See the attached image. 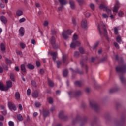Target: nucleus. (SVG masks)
I'll list each match as a JSON object with an SVG mask.
<instances>
[{"mask_svg": "<svg viewBox=\"0 0 126 126\" xmlns=\"http://www.w3.org/2000/svg\"><path fill=\"white\" fill-rule=\"evenodd\" d=\"M119 65H121V67L117 66L116 67V70L117 72L120 73L119 76L120 80L123 83L125 81V79H124V74L125 72H126V65L124 64L123 58L120 59V61H119Z\"/></svg>", "mask_w": 126, "mask_h": 126, "instance_id": "nucleus-1", "label": "nucleus"}, {"mask_svg": "<svg viewBox=\"0 0 126 126\" xmlns=\"http://www.w3.org/2000/svg\"><path fill=\"white\" fill-rule=\"evenodd\" d=\"M98 28L99 29V33L100 35H104L106 37L108 36V32L106 26L104 24L103 22H100V24H98Z\"/></svg>", "mask_w": 126, "mask_h": 126, "instance_id": "nucleus-2", "label": "nucleus"}, {"mask_svg": "<svg viewBox=\"0 0 126 126\" xmlns=\"http://www.w3.org/2000/svg\"><path fill=\"white\" fill-rule=\"evenodd\" d=\"M77 39H78V36L75 33L73 36L72 42L70 44V48L74 49L76 47L80 46V42L77 41Z\"/></svg>", "mask_w": 126, "mask_h": 126, "instance_id": "nucleus-3", "label": "nucleus"}, {"mask_svg": "<svg viewBox=\"0 0 126 126\" xmlns=\"http://www.w3.org/2000/svg\"><path fill=\"white\" fill-rule=\"evenodd\" d=\"M10 87H12V82L11 81L9 80L7 81V86H3V84L2 82H0V90L1 91H7L8 89H9Z\"/></svg>", "mask_w": 126, "mask_h": 126, "instance_id": "nucleus-4", "label": "nucleus"}, {"mask_svg": "<svg viewBox=\"0 0 126 126\" xmlns=\"http://www.w3.org/2000/svg\"><path fill=\"white\" fill-rule=\"evenodd\" d=\"M90 105L92 108V109H94L95 112H98L99 111V109H100V107H99V105L96 103V102L94 101L90 102Z\"/></svg>", "mask_w": 126, "mask_h": 126, "instance_id": "nucleus-5", "label": "nucleus"}, {"mask_svg": "<svg viewBox=\"0 0 126 126\" xmlns=\"http://www.w3.org/2000/svg\"><path fill=\"white\" fill-rule=\"evenodd\" d=\"M72 31L71 30H68L66 31H64L62 32V36L65 40H66L68 38L67 35H71L72 34Z\"/></svg>", "mask_w": 126, "mask_h": 126, "instance_id": "nucleus-6", "label": "nucleus"}, {"mask_svg": "<svg viewBox=\"0 0 126 126\" xmlns=\"http://www.w3.org/2000/svg\"><path fill=\"white\" fill-rule=\"evenodd\" d=\"M68 94L69 95V96L70 97H74L75 96H79V95H81L82 93L80 91H78L76 92L74 91H71L68 93Z\"/></svg>", "mask_w": 126, "mask_h": 126, "instance_id": "nucleus-7", "label": "nucleus"}, {"mask_svg": "<svg viewBox=\"0 0 126 126\" xmlns=\"http://www.w3.org/2000/svg\"><path fill=\"white\" fill-rule=\"evenodd\" d=\"M50 43L54 49H58V48H59V45L58 44L56 43V38H55V37L52 36L51 37Z\"/></svg>", "mask_w": 126, "mask_h": 126, "instance_id": "nucleus-8", "label": "nucleus"}, {"mask_svg": "<svg viewBox=\"0 0 126 126\" xmlns=\"http://www.w3.org/2000/svg\"><path fill=\"white\" fill-rule=\"evenodd\" d=\"M81 26L83 29H87V28H88V23L87 22V20L83 19L81 21Z\"/></svg>", "mask_w": 126, "mask_h": 126, "instance_id": "nucleus-9", "label": "nucleus"}, {"mask_svg": "<svg viewBox=\"0 0 126 126\" xmlns=\"http://www.w3.org/2000/svg\"><path fill=\"white\" fill-rule=\"evenodd\" d=\"M8 107L11 111H16V106L11 102L8 103Z\"/></svg>", "mask_w": 126, "mask_h": 126, "instance_id": "nucleus-10", "label": "nucleus"}, {"mask_svg": "<svg viewBox=\"0 0 126 126\" xmlns=\"http://www.w3.org/2000/svg\"><path fill=\"white\" fill-rule=\"evenodd\" d=\"M120 3L118 1L116 2V5L114 6L113 12H115V13H118V10H119V8H120Z\"/></svg>", "mask_w": 126, "mask_h": 126, "instance_id": "nucleus-11", "label": "nucleus"}, {"mask_svg": "<svg viewBox=\"0 0 126 126\" xmlns=\"http://www.w3.org/2000/svg\"><path fill=\"white\" fill-rule=\"evenodd\" d=\"M19 32L21 36V37H23L24 36V34L25 33V31L24 30V27H21L19 30Z\"/></svg>", "mask_w": 126, "mask_h": 126, "instance_id": "nucleus-12", "label": "nucleus"}, {"mask_svg": "<svg viewBox=\"0 0 126 126\" xmlns=\"http://www.w3.org/2000/svg\"><path fill=\"white\" fill-rule=\"evenodd\" d=\"M61 6H64L67 4V1L66 0H58Z\"/></svg>", "mask_w": 126, "mask_h": 126, "instance_id": "nucleus-13", "label": "nucleus"}, {"mask_svg": "<svg viewBox=\"0 0 126 126\" xmlns=\"http://www.w3.org/2000/svg\"><path fill=\"white\" fill-rule=\"evenodd\" d=\"M0 19L1 20V21L4 23V24H6V22H7V19H6V18H5V17L3 16H1L0 17Z\"/></svg>", "mask_w": 126, "mask_h": 126, "instance_id": "nucleus-14", "label": "nucleus"}, {"mask_svg": "<svg viewBox=\"0 0 126 126\" xmlns=\"http://www.w3.org/2000/svg\"><path fill=\"white\" fill-rule=\"evenodd\" d=\"M69 4L70 8L71 9H74L75 8V5L74 4V2L72 0L69 1Z\"/></svg>", "mask_w": 126, "mask_h": 126, "instance_id": "nucleus-15", "label": "nucleus"}, {"mask_svg": "<svg viewBox=\"0 0 126 126\" xmlns=\"http://www.w3.org/2000/svg\"><path fill=\"white\" fill-rule=\"evenodd\" d=\"M57 52H51L50 54L53 57V61H56V59L57 58Z\"/></svg>", "mask_w": 126, "mask_h": 126, "instance_id": "nucleus-16", "label": "nucleus"}, {"mask_svg": "<svg viewBox=\"0 0 126 126\" xmlns=\"http://www.w3.org/2000/svg\"><path fill=\"white\" fill-rule=\"evenodd\" d=\"M116 40L117 41V42L118 43H119V44H122L124 43L123 42V41L122 40V37H121V36L118 35L117 37H116Z\"/></svg>", "mask_w": 126, "mask_h": 126, "instance_id": "nucleus-17", "label": "nucleus"}, {"mask_svg": "<svg viewBox=\"0 0 126 126\" xmlns=\"http://www.w3.org/2000/svg\"><path fill=\"white\" fill-rule=\"evenodd\" d=\"M32 96L33 98H37V97L39 96V93H38V91H35L32 93Z\"/></svg>", "mask_w": 126, "mask_h": 126, "instance_id": "nucleus-18", "label": "nucleus"}, {"mask_svg": "<svg viewBox=\"0 0 126 126\" xmlns=\"http://www.w3.org/2000/svg\"><path fill=\"white\" fill-rule=\"evenodd\" d=\"M74 84L75 86H81L83 84V83H82V81H76L74 82Z\"/></svg>", "mask_w": 126, "mask_h": 126, "instance_id": "nucleus-19", "label": "nucleus"}, {"mask_svg": "<svg viewBox=\"0 0 126 126\" xmlns=\"http://www.w3.org/2000/svg\"><path fill=\"white\" fill-rule=\"evenodd\" d=\"M59 118L60 119H64V116H63V111H60L59 114Z\"/></svg>", "mask_w": 126, "mask_h": 126, "instance_id": "nucleus-20", "label": "nucleus"}, {"mask_svg": "<svg viewBox=\"0 0 126 126\" xmlns=\"http://www.w3.org/2000/svg\"><path fill=\"white\" fill-rule=\"evenodd\" d=\"M48 84L50 87H53L54 84L53 81L51 80L50 79H48Z\"/></svg>", "mask_w": 126, "mask_h": 126, "instance_id": "nucleus-21", "label": "nucleus"}, {"mask_svg": "<svg viewBox=\"0 0 126 126\" xmlns=\"http://www.w3.org/2000/svg\"><path fill=\"white\" fill-rule=\"evenodd\" d=\"M27 67L29 68V69H31V70H33L34 68H35V66L34 65L31 64H28L27 65Z\"/></svg>", "mask_w": 126, "mask_h": 126, "instance_id": "nucleus-22", "label": "nucleus"}, {"mask_svg": "<svg viewBox=\"0 0 126 126\" xmlns=\"http://www.w3.org/2000/svg\"><path fill=\"white\" fill-rule=\"evenodd\" d=\"M119 28H120V27H114V34L115 35H118V33H119Z\"/></svg>", "mask_w": 126, "mask_h": 126, "instance_id": "nucleus-23", "label": "nucleus"}, {"mask_svg": "<svg viewBox=\"0 0 126 126\" xmlns=\"http://www.w3.org/2000/svg\"><path fill=\"white\" fill-rule=\"evenodd\" d=\"M23 14V12L20 10L17 11L16 15L17 16H21Z\"/></svg>", "mask_w": 126, "mask_h": 126, "instance_id": "nucleus-24", "label": "nucleus"}, {"mask_svg": "<svg viewBox=\"0 0 126 126\" xmlns=\"http://www.w3.org/2000/svg\"><path fill=\"white\" fill-rule=\"evenodd\" d=\"M15 96L17 100H19L20 99V94L19 92H16Z\"/></svg>", "mask_w": 126, "mask_h": 126, "instance_id": "nucleus-25", "label": "nucleus"}, {"mask_svg": "<svg viewBox=\"0 0 126 126\" xmlns=\"http://www.w3.org/2000/svg\"><path fill=\"white\" fill-rule=\"evenodd\" d=\"M21 70H22L23 72H26V69L25 68V65L24 64L21 65Z\"/></svg>", "mask_w": 126, "mask_h": 126, "instance_id": "nucleus-26", "label": "nucleus"}, {"mask_svg": "<svg viewBox=\"0 0 126 126\" xmlns=\"http://www.w3.org/2000/svg\"><path fill=\"white\" fill-rule=\"evenodd\" d=\"M0 47L1 51H5V45L3 43H1Z\"/></svg>", "mask_w": 126, "mask_h": 126, "instance_id": "nucleus-27", "label": "nucleus"}, {"mask_svg": "<svg viewBox=\"0 0 126 126\" xmlns=\"http://www.w3.org/2000/svg\"><path fill=\"white\" fill-rule=\"evenodd\" d=\"M10 78L12 81H15V79L14 78V74L13 73H10Z\"/></svg>", "mask_w": 126, "mask_h": 126, "instance_id": "nucleus-28", "label": "nucleus"}, {"mask_svg": "<svg viewBox=\"0 0 126 126\" xmlns=\"http://www.w3.org/2000/svg\"><path fill=\"white\" fill-rule=\"evenodd\" d=\"M17 119L18 121H23V117H22V115L21 114H18L17 115Z\"/></svg>", "mask_w": 126, "mask_h": 126, "instance_id": "nucleus-29", "label": "nucleus"}, {"mask_svg": "<svg viewBox=\"0 0 126 126\" xmlns=\"http://www.w3.org/2000/svg\"><path fill=\"white\" fill-rule=\"evenodd\" d=\"M99 43H100V42L97 41V42L94 44V46H93V49L94 50V49H96V48L98 47V46Z\"/></svg>", "mask_w": 126, "mask_h": 126, "instance_id": "nucleus-30", "label": "nucleus"}, {"mask_svg": "<svg viewBox=\"0 0 126 126\" xmlns=\"http://www.w3.org/2000/svg\"><path fill=\"white\" fill-rule=\"evenodd\" d=\"M49 114H50L49 111H44L43 112V117H47L49 116Z\"/></svg>", "mask_w": 126, "mask_h": 126, "instance_id": "nucleus-31", "label": "nucleus"}, {"mask_svg": "<svg viewBox=\"0 0 126 126\" xmlns=\"http://www.w3.org/2000/svg\"><path fill=\"white\" fill-rule=\"evenodd\" d=\"M68 73V72L67 71V70H65L63 71V75L65 77H66L67 76V74Z\"/></svg>", "mask_w": 126, "mask_h": 126, "instance_id": "nucleus-32", "label": "nucleus"}, {"mask_svg": "<svg viewBox=\"0 0 126 126\" xmlns=\"http://www.w3.org/2000/svg\"><path fill=\"white\" fill-rule=\"evenodd\" d=\"M35 106L36 108H39L41 106V103L38 101L35 102Z\"/></svg>", "mask_w": 126, "mask_h": 126, "instance_id": "nucleus-33", "label": "nucleus"}, {"mask_svg": "<svg viewBox=\"0 0 126 126\" xmlns=\"http://www.w3.org/2000/svg\"><path fill=\"white\" fill-rule=\"evenodd\" d=\"M66 55H63V63H65L66 61Z\"/></svg>", "mask_w": 126, "mask_h": 126, "instance_id": "nucleus-34", "label": "nucleus"}, {"mask_svg": "<svg viewBox=\"0 0 126 126\" xmlns=\"http://www.w3.org/2000/svg\"><path fill=\"white\" fill-rule=\"evenodd\" d=\"M79 51L81 54H84L85 53L84 49H83L82 47H80L79 48Z\"/></svg>", "mask_w": 126, "mask_h": 126, "instance_id": "nucleus-35", "label": "nucleus"}, {"mask_svg": "<svg viewBox=\"0 0 126 126\" xmlns=\"http://www.w3.org/2000/svg\"><path fill=\"white\" fill-rule=\"evenodd\" d=\"M118 15L119 16V17H123V16L124 15V12L123 11H120L119 12Z\"/></svg>", "mask_w": 126, "mask_h": 126, "instance_id": "nucleus-36", "label": "nucleus"}, {"mask_svg": "<svg viewBox=\"0 0 126 126\" xmlns=\"http://www.w3.org/2000/svg\"><path fill=\"white\" fill-rule=\"evenodd\" d=\"M74 56L75 57V58H78V57H79V52L75 51Z\"/></svg>", "mask_w": 126, "mask_h": 126, "instance_id": "nucleus-37", "label": "nucleus"}, {"mask_svg": "<svg viewBox=\"0 0 126 126\" xmlns=\"http://www.w3.org/2000/svg\"><path fill=\"white\" fill-rule=\"evenodd\" d=\"M106 8H107V6H104V5H103L102 4L101 5H100V6H99L100 9H104H104H106Z\"/></svg>", "mask_w": 126, "mask_h": 126, "instance_id": "nucleus-38", "label": "nucleus"}, {"mask_svg": "<svg viewBox=\"0 0 126 126\" xmlns=\"http://www.w3.org/2000/svg\"><path fill=\"white\" fill-rule=\"evenodd\" d=\"M43 25L45 27H47L49 25V22L48 21H45L43 23Z\"/></svg>", "mask_w": 126, "mask_h": 126, "instance_id": "nucleus-39", "label": "nucleus"}, {"mask_svg": "<svg viewBox=\"0 0 126 126\" xmlns=\"http://www.w3.org/2000/svg\"><path fill=\"white\" fill-rule=\"evenodd\" d=\"M107 13H108V14H112V11L110 10L109 9H108V7H106V8L105 9Z\"/></svg>", "mask_w": 126, "mask_h": 126, "instance_id": "nucleus-40", "label": "nucleus"}, {"mask_svg": "<svg viewBox=\"0 0 126 126\" xmlns=\"http://www.w3.org/2000/svg\"><path fill=\"white\" fill-rule=\"evenodd\" d=\"M20 45L22 49H24L25 47H26V45H25V44L23 43V42H21Z\"/></svg>", "mask_w": 126, "mask_h": 126, "instance_id": "nucleus-41", "label": "nucleus"}, {"mask_svg": "<svg viewBox=\"0 0 126 126\" xmlns=\"http://www.w3.org/2000/svg\"><path fill=\"white\" fill-rule=\"evenodd\" d=\"M8 125L9 126H14V122H13V121H10L8 122Z\"/></svg>", "mask_w": 126, "mask_h": 126, "instance_id": "nucleus-42", "label": "nucleus"}, {"mask_svg": "<svg viewBox=\"0 0 126 126\" xmlns=\"http://www.w3.org/2000/svg\"><path fill=\"white\" fill-rule=\"evenodd\" d=\"M56 63L57 64V67H58V68H59L60 67V65H61V64H62V63H61L60 61H57L56 62Z\"/></svg>", "mask_w": 126, "mask_h": 126, "instance_id": "nucleus-43", "label": "nucleus"}, {"mask_svg": "<svg viewBox=\"0 0 126 126\" xmlns=\"http://www.w3.org/2000/svg\"><path fill=\"white\" fill-rule=\"evenodd\" d=\"M26 20V19H25V18H22L19 20V23H22V22H24V21H25Z\"/></svg>", "mask_w": 126, "mask_h": 126, "instance_id": "nucleus-44", "label": "nucleus"}, {"mask_svg": "<svg viewBox=\"0 0 126 126\" xmlns=\"http://www.w3.org/2000/svg\"><path fill=\"white\" fill-rule=\"evenodd\" d=\"M27 92L28 96H30L31 94V90H30V89H28L27 91Z\"/></svg>", "mask_w": 126, "mask_h": 126, "instance_id": "nucleus-45", "label": "nucleus"}, {"mask_svg": "<svg viewBox=\"0 0 126 126\" xmlns=\"http://www.w3.org/2000/svg\"><path fill=\"white\" fill-rule=\"evenodd\" d=\"M115 91H117V89L116 88H113L110 89L109 92L110 93H114V92H115Z\"/></svg>", "mask_w": 126, "mask_h": 126, "instance_id": "nucleus-46", "label": "nucleus"}, {"mask_svg": "<svg viewBox=\"0 0 126 126\" xmlns=\"http://www.w3.org/2000/svg\"><path fill=\"white\" fill-rule=\"evenodd\" d=\"M90 6L91 9H92V10H94L95 9V5H94V4H91L90 5Z\"/></svg>", "mask_w": 126, "mask_h": 126, "instance_id": "nucleus-47", "label": "nucleus"}, {"mask_svg": "<svg viewBox=\"0 0 126 126\" xmlns=\"http://www.w3.org/2000/svg\"><path fill=\"white\" fill-rule=\"evenodd\" d=\"M114 45L116 48L120 49V46H119V44L117 42H114Z\"/></svg>", "mask_w": 126, "mask_h": 126, "instance_id": "nucleus-48", "label": "nucleus"}, {"mask_svg": "<svg viewBox=\"0 0 126 126\" xmlns=\"http://www.w3.org/2000/svg\"><path fill=\"white\" fill-rule=\"evenodd\" d=\"M48 102L49 104H53V98H52L51 97H49L48 99Z\"/></svg>", "mask_w": 126, "mask_h": 126, "instance_id": "nucleus-49", "label": "nucleus"}, {"mask_svg": "<svg viewBox=\"0 0 126 126\" xmlns=\"http://www.w3.org/2000/svg\"><path fill=\"white\" fill-rule=\"evenodd\" d=\"M6 62L8 63V64H11L12 63L11 62V61L8 59H6Z\"/></svg>", "mask_w": 126, "mask_h": 126, "instance_id": "nucleus-50", "label": "nucleus"}, {"mask_svg": "<svg viewBox=\"0 0 126 126\" xmlns=\"http://www.w3.org/2000/svg\"><path fill=\"white\" fill-rule=\"evenodd\" d=\"M72 21L73 24H74V25H76L77 23H76V20L75 19L72 18Z\"/></svg>", "mask_w": 126, "mask_h": 126, "instance_id": "nucleus-51", "label": "nucleus"}, {"mask_svg": "<svg viewBox=\"0 0 126 126\" xmlns=\"http://www.w3.org/2000/svg\"><path fill=\"white\" fill-rule=\"evenodd\" d=\"M35 6L36 7H37V8H39L41 7V4L40 3H35Z\"/></svg>", "mask_w": 126, "mask_h": 126, "instance_id": "nucleus-52", "label": "nucleus"}, {"mask_svg": "<svg viewBox=\"0 0 126 126\" xmlns=\"http://www.w3.org/2000/svg\"><path fill=\"white\" fill-rule=\"evenodd\" d=\"M63 6H61V7H58V11H63Z\"/></svg>", "mask_w": 126, "mask_h": 126, "instance_id": "nucleus-53", "label": "nucleus"}, {"mask_svg": "<svg viewBox=\"0 0 126 126\" xmlns=\"http://www.w3.org/2000/svg\"><path fill=\"white\" fill-rule=\"evenodd\" d=\"M31 43L32 44V45H36V41L35 40V39H32Z\"/></svg>", "mask_w": 126, "mask_h": 126, "instance_id": "nucleus-54", "label": "nucleus"}, {"mask_svg": "<svg viewBox=\"0 0 126 126\" xmlns=\"http://www.w3.org/2000/svg\"><path fill=\"white\" fill-rule=\"evenodd\" d=\"M85 16H86V17H90V13L87 12L85 13Z\"/></svg>", "mask_w": 126, "mask_h": 126, "instance_id": "nucleus-55", "label": "nucleus"}, {"mask_svg": "<svg viewBox=\"0 0 126 126\" xmlns=\"http://www.w3.org/2000/svg\"><path fill=\"white\" fill-rule=\"evenodd\" d=\"M36 64L38 67L41 65V63L39 61H36Z\"/></svg>", "mask_w": 126, "mask_h": 126, "instance_id": "nucleus-56", "label": "nucleus"}, {"mask_svg": "<svg viewBox=\"0 0 126 126\" xmlns=\"http://www.w3.org/2000/svg\"><path fill=\"white\" fill-rule=\"evenodd\" d=\"M0 7H1V8H4V7H5V6L3 4V3H0Z\"/></svg>", "mask_w": 126, "mask_h": 126, "instance_id": "nucleus-57", "label": "nucleus"}, {"mask_svg": "<svg viewBox=\"0 0 126 126\" xmlns=\"http://www.w3.org/2000/svg\"><path fill=\"white\" fill-rule=\"evenodd\" d=\"M19 109L20 110V111H22L23 110V107H22V105L21 104H19Z\"/></svg>", "mask_w": 126, "mask_h": 126, "instance_id": "nucleus-58", "label": "nucleus"}, {"mask_svg": "<svg viewBox=\"0 0 126 126\" xmlns=\"http://www.w3.org/2000/svg\"><path fill=\"white\" fill-rule=\"evenodd\" d=\"M102 16L104 18H108V17H109V16L106 14H103Z\"/></svg>", "mask_w": 126, "mask_h": 126, "instance_id": "nucleus-59", "label": "nucleus"}, {"mask_svg": "<svg viewBox=\"0 0 126 126\" xmlns=\"http://www.w3.org/2000/svg\"><path fill=\"white\" fill-rule=\"evenodd\" d=\"M77 1L79 3V4H82V3L83 2V0H77Z\"/></svg>", "mask_w": 126, "mask_h": 126, "instance_id": "nucleus-60", "label": "nucleus"}, {"mask_svg": "<svg viewBox=\"0 0 126 126\" xmlns=\"http://www.w3.org/2000/svg\"><path fill=\"white\" fill-rule=\"evenodd\" d=\"M32 84L33 85V86L35 87L36 86V82L34 81H32Z\"/></svg>", "mask_w": 126, "mask_h": 126, "instance_id": "nucleus-61", "label": "nucleus"}, {"mask_svg": "<svg viewBox=\"0 0 126 126\" xmlns=\"http://www.w3.org/2000/svg\"><path fill=\"white\" fill-rule=\"evenodd\" d=\"M4 117L2 115H0V121H3Z\"/></svg>", "mask_w": 126, "mask_h": 126, "instance_id": "nucleus-62", "label": "nucleus"}, {"mask_svg": "<svg viewBox=\"0 0 126 126\" xmlns=\"http://www.w3.org/2000/svg\"><path fill=\"white\" fill-rule=\"evenodd\" d=\"M80 64H81V65L82 66H83L84 65V64L83 63V60L81 61V62L80 63Z\"/></svg>", "mask_w": 126, "mask_h": 126, "instance_id": "nucleus-63", "label": "nucleus"}, {"mask_svg": "<svg viewBox=\"0 0 126 126\" xmlns=\"http://www.w3.org/2000/svg\"><path fill=\"white\" fill-rule=\"evenodd\" d=\"M40 74H44V70L42 69H40Z\"/></svg>", "mask_w": 126, "mask_h": 126, "instance_id": "nucleus-64", "label": "nucleus"}]
</instances>
